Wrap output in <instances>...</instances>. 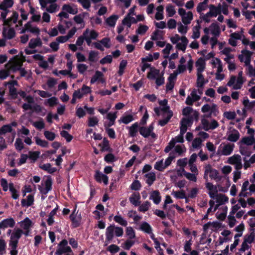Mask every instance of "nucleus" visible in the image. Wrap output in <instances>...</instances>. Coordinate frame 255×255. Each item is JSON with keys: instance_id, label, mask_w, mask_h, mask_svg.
I'll return each mask as SVG.
<instances>
[{"instance_id": "12", "label": "nucleus", "mask_w": 255, "mask_h": 255, "mask_svg": "<svg viewBox=\"0 0 255 255\" xmlns=\"http://www.w3.org/2000/svg\"><path fill=\"white\" fill-rule=\"evenodd\" d=\"M72 252H73L71 248L68 246L67 241L64 239L58 244L55 254L56 255H62L63 254H70Z\"/></svg>"}, {"instance_id": "1", "label": "nucleus", "mask_w": 255, "mask_h": 255, "mask_svg": "<svg viewBox=\"0 0 255 255\" xmlns=\"http://www.w3.org/2000/svg\"><path fill=\"white\" fill-rule=\"evenodd\" d=\"M13 5V0H3L0 3V10H2L0 13V18L2 20L4 25L8 27L15 24L18 17V13L16 11H13L10 17L6 18L8 13L9 12V8L11 7Z\"/></svg>"}, {"instance_id": "59", "label": "nucleus", "mask_w": 255, "mask_h": 255, "mask_svg": "<svg viewBox=\"0 0 255 255\" xmlns=\"http://www.w3.org/2000/svg\"><path fill=\"white\" fill-rule=\"evenodd\" d=\"M249 182L246 181L244 182L242 186L241 191L240 193V196L246 197L248 195V190L249 189Z\"/></svg>"}, {"instance_id": "10", "label": "nucleus", "mask_w": 255, "mask_h": 255, "mask_svg": "<svg viewBox=\"0 0 255 255\" xmlns=\"http://www.w3.org/2000/svg\"><path fill=\"white\" fill-rule=\"evenodd\" d=\"M17 224L23 231V234L28 236L30 230L33 227V222L28 217H26L23 220L17 223Z\"/></svg>"}, {"instance_id": "58", "label": "nucleus", "mask_w": 255, "mask_h": 255, "mask_svg": "<svg viewBox=\"0 0 255 255\" xmlns=\"http://www.w3.org/2000/svg\"><path fill=\"white\" fill-rule=\"evenodd\" d=\"M34 202V196L32 195H29L26 199H23L21 201V204L23 206L29 207L33 204Z\"/></svg>"}, {"instance_id": "55", "label": "nucleus", "mask_w": 255, "mask_h": 255, "mask_svg": "<svg viewBox=\"0 0 255 255\" xmlns=\"http://www.w3.org/2000/svg\"><path fill=\"white\" fill-rule=\"evenodd\" d=\"M159 53L158 52H155L153 54H149L145 57L141 58V62H152L154 60L157 59L159 58Z\"/></svg>"}, {"instance_id": "17", "label": "nucleus", "mask_w": 255, "mask_h": 255, "mask_svg": "<svg viewBox=\"0 0 255 255\" xmlns=\"http://www.w3.org/2000/svg\"><path fill=\"white\" fill-rule=\"evenodd\" d=\"M245 80L238 79L235 76L231 77L230 80L227 83V86L232 87L233 89L239 90L241 89Z\"/></svg>"}, {"instance_id": "29", "label": "nucleus", "mask_w": 255, "mask_h": 255, "mask_svg": "<svg viewBox=\"0 0 255 255\" xmlns=\"http://www.w3.org/2000/svg\"><path fill=\"white\" fill-rule=\"evenodd\" d=\"M205 186L208 190V194L211 198L215 197L216 195L218 193L217 187L212 183L207 182L205 183Z\"/></svg>"}, {"instance_id": "64", "label": "nucleus", "mask_w": 255, "mask_h": 255, "mask_svg": "<svg viewBox=\"0 0 255 255\" xmlns=\"http://www.w3.org/2000/svg\"><path fill=\"white\" fill-rule=\"evenodd\" d=\"M210 32L211 34L213 35L214 36H218L219 35L220 33V30L219 27L215 24H212L210 26Z\"/></svg>"}, {"instance_id": "25", "label": "nucleus", "mask_w": 255, "mask_h": 255, "mask_svg": "<svg viewBox=\"0 0 255 255\" xmlns=\"http://www.w3.org/2000/svg\"><path fill=\"white\" fill-rule=\"evenodd\" d=\"M23 234V233L21 229L14 228L11 234L9 243L17 244L19 239Z\"/></svg>"}, {"instance_id": "21", "label": "nucleus", "mask_w": 255, "mask_h": 255, "mask_svg": "<svg viewBox=\"0 0 255 255\" xmlns=\"http://www.w3.org/2000/svg\"><path fill=\"white\" fill-rule=\"evenodd\" d=\"M240 137V132L235 128H230L227 132L226 138L230 141L235 142L238 140Z\"/></svg>"}, {"instance_id": "14", "label": "nucleus", "mask_w": 255, "mask_h": 255, "mask_svg": "<svg viewBox=\"0 0 255 255\" xmlns=\"http://www.w3.org/2000/svg\"><path fill=\"white\" fill-rule=\"evenodd\" d=\"M83 35L87 45L90 46L92 43V41L96 40L99 34L94 29L87 28L83 32Z\"/></svg>"}, {"instance_id": "4", "label": "nucleus", "mask_w": 255, "mask_h": 255, "mask_svg": "<svg viewBox=\"0 0 255 255\" xmlns=\"http://www.w3.org/2000/svg\"><path fill=\"white\" fill-rule=\"evenodd\" d=\"M170 41L174 44H176V48L184 52L187 48L188 40L184 36H180L178 34H175L170 38Z\"/></svg>"}, {"instance_id": "54", "label": "nucleus", "mask_w": 255, "mask_h": 255, "mask_svg": "<svg viewBox=\"0 0 255 255\" xmlns=\"http://www.w3.org/2000/svg\"><path fill=\"white\" fill-rule=\"evenodd\" d=\"M211 64L213 68L217 69V70L223 69L222 62L218 58H213L211 61Z\"/></svg>"}, {"instance_id": "23", "label": "nucleus", "mask_w": 255, "mask_h": 255, "mask_svg": "<svg viewBox=\"0 0 255 255\" xmlns=\"http://www.w3.org/2000/svg\"><path fill=\"white\" fill-rule=\"evenodd\" d=\"M154 127L153 124H151L149 127H141L139 128L140 134L144 137H148L151 136V137L155 138L156 137V134L153 132Z\"/></svg>"}, {"instance_id": "53", "label": "nucleus", "mask_w": 255, "mask_h": 255, "mask_svg": "<svg viewBox=\"0 0 255 255\" xmlns=\"http://www.w3.org/2000/svg\"><path fill=\"white\" fill-rule=\"evenodd\" d=\"M209 2V0H204L203 1L200 2L197 7V11L198 13H203L202 12L203 11L206 10L208 7H209L208 5V3Z\"/></svg>"}, {"instance_id": "51", "label": "nucleus", "mask_w": 255, "mask_h": 255, "mask_svg": "<svg viewBox=\"0 0 255 255\" xmlns=\"http://www.w3.org/2000/svg\"><path fill=\"white\" fill-rule=\"evenodd\" d=\"M154 17L157 20H162L164 18V7L163 5H160L156 7Z\"/></svg>"}, {"instance_id": "63", "label": "nucleus", "mask_w": 255, "mask_h": 255, "mask_svg": "<svg viewBox=\"0 0 255 255\" xmlns=\"http://www.w3.org/2000/svg\"><path fill=\"white\" fill-rule=\"evenodd\" d=\"M255 141L254 136L244 137L242 139L241 143L247 145H253Z\"/></svg>"}, {"instance_id": "50", "label": "nucleus", "mask_w": 255, "mask_h": 255, "mask_svg": "<svg viewBox=\"0 0 255 255\" xmlns=\"http://www.w3.org/2000/svg\"><path fill=\"white\" fill-rule=\"evenodd\" d=\"M4 37L6 39H11L15 36V31L13 28H4L3 31Z\"/></svg>"}, {"instance_id": "44", "label": "nucleus", "mask_w": 255, "mask_h": 255, "mask_svg": "<svg viewBox=\"0 0 255 255\" xmlns=\"http://www.w3.org/2000/svg\"><path fill=\"white\" fill-rule=\"evenodd\" d=\"M42 42L40 37H38L35 38H32L30 39L28 47L30 48H35L37 47H40L42 45Z\"/></svg>"}, {"instance_id": "9", "label": "nucleus", "mask_w": 255, "mask_h": 255, "mask_svg": "<svg viewBox=\"0 0 255 255\" xmlns=\"http://www.w3.org/2000/svg\"><path fill=\"white\" fill-rule=\"evenodd\" d=\"M193 60L189 56V59L187 61V66L184 64H179L177 69L172 74L177 77L178 74L184 73L187 69L189 70L190 73L193 70Z\"/></svg>"}, {"instance_id": "33", "label": "nucleus", "mask_w": 255, "mask_h": 255, "mask_svg": "<svg viewBox=\"0 0 255 255\" xmlns=\"http://www.w3.org/2000/svg\"><path fill=\"white\" fill-rule=\"evenodd\" d=\"M62 10H65L68 14H76L78 13V8L75 4H65L62 7Z\"/></svg>"}, {"instance_id": "32", "label": "nucleus", "mask_w": 255, "mask_h": 255, "mask_svg": "<svg viewBox=\"0 0 255 255\" xmlns=\"http://www.w3.org/2000/svg\"><path fill=\"white\" fill-rule=\"evenodd\" d=\"M221 227V223L217 221L209 222L207 224H205L203 226V229L206 231L209 230L211 231H215L218 230Z\"/></svg>"}, {"instance_id": "15", "label": "nucleus", "mask_w": 255, "mask_h": 255, "mask_svg": "<svg viewBox=\"0 0 255 255\" xmlns=\"http://www.w3.org/2000/svg\"><path fill=\"white\" fill-rule=\"evenodd\" d=\"M178 13L181 17L182 22L185 25L190 24L193 18V15L191 11H186L184 8H180Z\"/></svg>"}, {"instance_id": "42", "label": "nucleus", "mask_w": 255, "mask_h": 255, "mask_svg": "<svg viewBox=\"0 0 255 255\" xmlns=\"http://www.w3.org/2000/svg\"><path fill=\"white\" fill-rule=\"evenodd\" d=\"M7 85L8 86L10 95L13 97H15V96L17 95V92L14 86L17 85V81L15 80L11 81L5 84V85Z\"/></svg>"}, {"instance_id": "49", "label": "nucleus", "mask_w": 255, "mask_h": 255, "mask_svg": "<svg viewBox=\"0 0 255 255\" xmlns=\"http://www.w3.org/2000/svg\"><path fill=\"white\" fill-rule=\"evenodd\" d=\"M137 22V20L135 17L127 15L123 20V25H126L128 28H129L132 23Z\"/></svg>"}, {"instance_id": "24", "label": "nucleus", "mask_w": 255, "mask_h": 255, "mask_svg": "<svg viewBox=\"0 0 255 255\" xmlns=\"http://www.w3.org/2000/svg\"><path fill=\"white\" fill-rule=\"evenodd\" d=\"M51 186L52 180L50 178H47L42 181L39 190L41 194L46 195L51 190Z\"/></svg>"}, {"instance_id": "47", "label": "nucleus", "mask_w": 255, "mask_h": 255, "mask_svg": "<svg viewBox=\"0 0 255 255\" xmlns=\"http://www.w3.org/2000/svg\"><path fill=\"white\" fill-rule=\"evenodd\" d=\"M177 77L171 74L168 78V82L166 84V91H171L174 87Z\"/></svg>"}, {"instance_id": "56", "label": "nucleus", "mask_w": 255, "mask_h": 255, "mask_svg": "<svg viewBox=\"0 0 255 255\" xmlns=\"http://www.w3.org/2000/svg\"><path fill=\"white\" fill-rule=\"evenodd\" d=\"M183 142H180L176 138V136L174 138H172L170 141L168 145L165 147L164 151L166 153L169 152L170 150L173 148L177 143H183Z\"/></svg>"}, {"instance_id": "48", "label": "nucleus", "mask_w": 255, "mask_h": 255, "mask_svg": "<svg viewBox=\"0 0 255 255\" xmlns=\"http://www.w3.org/2000/svg\"><path fill=\"white\" fill-rule=\"evenodd\" d=\"M145 180L148 185H151L156 179V175L154 172H150L144 175Z\"/></svg>"}, {"instance_id": "36", "label": "nucleus", "mask_w": 255, "mask_h": 255, "mask_svg": "<svg viewBox=\"0 0 255 255\" xmlns=\"http://www.w3.org/2000/svg\"><path fill=\"white\" fill-rule=\"evenodd\" d=\"M103 76L104 75L101 72L99 71H96L95 74L91 79L90 83L93 84L98 81L102 83H104L105 82V80L103 78Z\"/></svg>"}, {"instance_id": "7", "label": "nucleus", "mask_w": 255, "mask_h": 255, "mask_svg": "<svg viewBox=\"0 0 255 255\" xmlns=\"http://www.w3.org/2000/svg\"><path fill=\"white\" fill-rule=\"evenodd\" d=\"M56 0H39L42 9L46 8L47 11L54 13L58 9V5L56 3Z\"/></svg>"}, {"instance_id": "45", "label": "nucleus", "mask_w": 255, "mask_h": 255, "mask_svg": "<svg viewBox=\"0 0 255 255\" xmlns=\"http://www.w3.org/2000/svg\"><path fill=\"white\" fill-rule=\"evenodd\" d=\"M118 18L119 16L118 15L113 14L108 17L106 19L105 22L109 26L114 27Z\"/></svg>"}, {"instance_id": "39", "label": "nucleus", "mask_w": 255, "mask_h": 255, "mask_svg": "<svg viewBox=\"0 0 255 255\" xmlns=\"http://www.w3.org/2000/svg\"><path fill=\"white\" fill-rule=\"evenodd\" d=\"M87 15V13L86 12L79 14L74 17L73 20L77 24L80 25L81 27L83 28L85 25L84 19Z\"/></svg>"}, {"instance_id": "22", "label": "nucleus", "mask_w": 255, "mask_h": 255, "mask_svg": "<svg viewBox=\"0 0 255 255\" xmlns=\"http://www.w3.org/2000/svg\"><path fill=\"white\" fill-rule=\"evenodd\" d=\"M160 107H156L154 109V112L158 115L161 114V113L169 114V112H171L169 110V107L167 105V101L166 100H163L160 101L159 103Z\"/></svg>"}, {"instance_id": "2", "label": "nucleus", "mask_w": 255, "mask_h": 255, "mask_svg": "<svg viewBox=\"0 0 255 255\" xmlns=\"http://www.w3.org/2000/svg\"><path fill=\"white\" fill-rule=\"evenodd\" d=\"M213 200L209 201L210 208L207 210V214H209L211 212H214L217 209L221 206H223L226 203L228 202V198L225 195L217 193L215 197L212 198Z\"/></svg>"}, {"instance_id": "28", "label": "nucleus", "mask_w": 255, "mask_h": 255, "mask_svg": "<svg viewBox=\"0 0 255 255\" xmlns=\"http://www.w3.org/2000/svg\"><path fill=\"white\" fill-rule=\"evenodd\" d=\"M17 123L15 122H13L7 125H3L0 128V135H4L7 133L12 132V127L17 126Z\"/></svg>"}, {"instance_id": "62", "label": "nucleus", "mask_w": 255, "mask_h": 255, "mask_svg": "<svg viewBox=\"0 0 255 255\" xmlns=\"http://www.w3.org/2000/svg\"><path fill=\"white\" fill-rule=\"evenodd\" d=\"M151 39L154 41L163 40V32L158 30H155L151 35Z\"/></svg>"}, {"instance_id": "60", "label": "nucleus", "mask_w": 255, "mask_h": 255, "mask_svg": "<svg viewBox=\"0 0 255 255\" xmlns=\"http://www.w3.org/2000/svg\"><path fill=\"white\" fill-rule=\"evenodd\" d=\"M133 116L132 115H124L119 120V123H124L128 124L133 121Z\"/></svg>"}, {"instance_id": "6", "label": "nucleus", "mask_w": 255, "mask_h": 255, "mask_svg": "<svg viewBox=\"0 0 255 255\" xmlns=\"http://www.w3.org/2000/svg\"><path fill=\"white\" fill-rule=\"evenodd\" d=\"M24 61L25 57L23 56H15L8 61L5 65V68L12 71H17L21 67Z\"/></svg>"}, {"instance_id": "5", "label": "nucleus", "mask_w": 255, "mask_h": 255, "mask_svg": "<svg viewBox=\"0 0 255 255\" xmlns=\"http://www.w3.org/2000/svg\"><path fill=\"white\" fill-rule=\"evenodd\" d=\"M147 77L150 80H154L157 86H160L164 83L163 73H160L159 70L154 67L150 68Z\"/></svg>"}, {"instance_id": "30", "label": "nucleus", "mask_w": 255, "mask_h": 255, "mask_svg": "<svg viewBox=\"0 0 255 255\" xmlns=\"http://www.w3.org/2000/svg\"><path fill=\"white\" fill-rule=\"evenodd\" d=\"M217 210H218L216 214L217 218L221 220H224L227 216V207L225 205H223L219 207Z\"/></svg>"}, {"instance_id": "34", "label": "nucleus", "mask_w": 255, "mask_h": 255, "mask_svg": "<svg viewBox=\"0 0 255 255\" xmlns=\"http://www.w3.org/2000/svg\"><path fill=\"white\" fill-rule=\"evenodd\" d=\"M76 206H75L72 213L70 216V218L73 223L75 224V226H78L80 224L81 216L80 214H78V211H76Z\"/></svg>"}, {"instance_id": "61", "label": "nucleus", "mask_w": 255, "mask_h": 255, "mask_svg": "<svg viewBox=\"0 0 255 255\" xmlns=\"http://www.w3.org/2000/svg\"><path fill=\"white\" fill-rule=\"evenodd\" d=\"M183 174L184 176L190 181H192L194 182H196L197 181V176L198 174H196L194 173H190L184 171L183 170Z\"/></svg>"}, {"instance_id": "31", "label": "nucleus", "mask_w": 255, "mask_h": 255, "mask_svg": "<svg viewBox=\"0 0 255 255\" xmlns=\"http://www.w3.org/2000/svg\"><path fill=\"white\" fill-rule=\"evenodd\" d=\"M197 74H202L206 67L205 60L203 58H199L195 63Z\"/></svg>"}, {"instance_id": "35", "label": "nucleus", "mask_w": 255, "mask_h": 255, "mask_svg": "<svg viewBox=\"0 0 255 255\" xmlns=\"http://www.w3.org/2000/svg\"><path fill=\"white\" fill-rule=\"evenodd\" d=\"M131 204L134 206H138L140 204V195L138 192H134L129 198Z\"/></svg>"}, {"instance_id": "57", "label": "nucleus", "mask_w": 255, "mask_h": 255, "mask_svg": "<svg viewBox=\"0 0 255 255\" xmlns=\"http://www.w3.org/2000/svg\"><path fill=\"white\" fill-rule=\"evenodd\" d=\"M57 208L53 209L49 213L47 219V223L49 226H51L54 222V217L56 215Z\"/></svg>"}, {"instance_id": "41", "label": "nucleus", "mask_w": 255, "mask_h": 255, "mask_svg": "<svg viewBox=\"0 0 255 255\" xmlns=\"http://www.w3.org/2000/svg\"><path fill=\"white\" fill-rule=\"evenodd\" d=\"M95 177L96 181L99 182H103L105 185H107L108 184V177L99 171H97L96 172Z\"/></svg>"}, {"instance_id": "16", "label": "nucleus", "mask_w": 255, "mask_h": 255, "mask_svg": "<svg viewBox=\"0 0 255 255\" xmlns=\"http://www.w3.org/2000/svg\"><path fill=\"white\" fill-rule=\"evenodd\" d=\"M208 177L214 180L219 178V172L218 170L212 168L210 165H207L205 167L204 177L206 181L208 180Z\"/></svg>"}, {"instance_id": "43", "label": "nucleus", "mask_w": 255, "mask_h": 255, "mask_svg": "<svg viewBox=\"0 0 255 255\" xmlns=\"http://www.w3.org/2000/svg\"><path fill=\"white\" fill-rule=\"evenodd\" d=\"M149 199L152 200L154 204H158L161 199L159 191L155 190L151 192L150 194Z\"/></svg>"}, {"instance_id": "37", "label": "nucleus", "mask_w": 255, "mask_h": 255, "mask_svg": "<svg viewBox=\"0 0 255 255\" xmlns=\"http://www.w3.org/2000/svg\"><path fill=\"white\" fill-rule=\"evenodd\" d=\"M29 13L31 14V20L33 22H39L41 19L40 12L38 11L35 8L30 6Z\"/></svg>"}, {"instance_id": "3", "label": "nucleus", "mask_w": 255, "mask_h": 255, "mask_svg": "<svg viewBox=\"0 0 255 255\" xmlns=\"http://www.w3.org/2000/svg\"><path fill=\"white\" fill-rule=\"evenodd\" d=\"M124 231L123 228L120 227L111 225L108 226L106 231V241L109 243L111 241L114 236L120 237L123 235Z\"/></svg>"}, {"instance_id": "40", "label": "nucleus", "mask_w": 255, "mask_h": 255, "mask_svg": "<svg viewBox=\"0 0 255 255\" xmlns=\"http://www.w3.org/2000/svg\"><path fill=\"white\" fill-rule=\"evenodd\" d=\"M63 22L65 25H64L63 24L59 23L57 26L58 32L61 34H65L67 29L72 25V23L70 21L64 20Z\"/></svg>"}, {"instance_id": "8", "label": "nucleus", "mask_w": 255, "mask_h": 255, "mask_svg": "<svg viewBox=\"0 0 255 255\" xmlns=\"http://www.w3.org/2000/svg\"><path fill=\"white\" fill-rule=\"evenodd\" d=\"M235 145L230 143H222L218 147L217 154L222 156H228L233 151Z\"/></svg>"}, {"instance_id": "13", "label": "nucleus", "mask_w": 255, "mask_h": 255, "mask_svg": "<svg viewBox=\"0 0 255 255\" xmlns=\"http://www.w3.org/2000/svg\"><path fill=\"white\" fill-rule=\"evenodd\" d=\"M202 94V89H194L186 98V103L189 105H192L194 102L197 101L200 99Z\"/></svg>"}, {"instance_id": "18", "label": "nucleus", "mask_w": 255, "mask_h": 255, "mask_svg": "<svg viewBox=\"0 0 255 255\" xmlns=\"http://www.w3.org/2000/svg\"><path fill=\"white\" fill-rule=\"evenodd\" d=\"M26 32H29L35 35H39L40 29L37 26L33 25L30 22H28L20 29L19 32L22 34Z\"/></svg>"}, {"instance_id": "46", "label": "nucleus", "mask_w": 255, "mask_h": 255, "mask_svg": "<svg viewBox=\"0 0 255 255\" xmlns=\"http://www.w3.org/2000/svg\"><path fill=\"white\" fill-rule=\"evenodd\" d=\"M221 4H219L218 6H216L213 4H210L209 6V11L212 15L214 17H216L218 15L221 13Z\"/></svg>"}, {"instance_id": "38", "label": "nucleus", "mask_w": 255, "mask_h": 255, "mask_svg": "<svg viewBox=\"0 0 255 255\" xmlns=\"http://www.w3.org/2000/svg\"><path fill=\"white\" fill-rule=\"evenodd\" d=\"M15 224V222L12 218L5 219L1 221V227L3 229L7 228H13Z\"/></svg>"}, {"instance_id": "19", "label": "nucleus", "mask_w": 255, "mask_h": 255, "mask_svg": "<svg viewBox=\"0 0 255 255\" xmlns=\"http://www.w3.org/2000/svg\"><path fill=\"white\" fill-rule=\"evenodd\" d=\"M227 163L234 165L235 168L242 169L243 167L242 157L239 154H234L229 157L227 159Z\"/></svg>"}, {"instance_id": "27", "label": "nucleus", "mask_w": 255, "mask_h": 255, "mask_svg": "<svg viewBox=\"0 0 255 255\" xmlns=\"http://www.w3.org/2000/svg\"><path fill=\"white\" fill-rule=\"evenodd\" d=\"M117 112H109L107 114L106 119L107 121L104 122V127H111L114 125L117 118Z\"/></svg>"}, {"instance_id": "11", "label": "nucleus", "mask_w": 255, "mask_h": 255, "mask_svg": "<svg viewBox=\"0 0 255 255\" xmlns=\"http://www.w3.org/2000/svg\"><path fill=\"white\" fill-rule=\"evenodd\" d=\"M191 124V120L187 118H183L181 122L180 134L176 136V138L180 142H184L183 135L186 132L188 127Z\"/></svg>"}, {"instance_id": "26", "label": "nucleus", "mask_w": 255, "mask_h": 255, "mask_svg": "<svg viewBox=\"0 0 255 255\" xmlns=\"http://www.w3.org/2000/svg\"><path fill=\"white\" fill-rule=\"evenodd\" d=\"M252 53L249 50H245L242 51V54L239 56V59L241 62L245 63L247 67L250 65L251 57Z\"/></svg>"}, {"instance_id": "52", "label": "nucleus", "mask_w": 255, "mask_h": 255, "mask_svg": "<svg viewBox=\"0 0 255 255\" xmlns=\"http://www.w3.org/2000/svg\"><path fill=\"white\" fill-rule=\"evenodd\" d=\"M197 87L199 88V89L203 88L208 82V81L205 80L202 74H197Z\"/></svg>"}, {"instance_id": "20", "label": "nucleus", "mask_w": 255, "mask_h": 255, "mask_svg": "<svg viewBox=\"0 0 255 255\" xmlns=\"http://www.w3.org/2000/svg\"><path fill=\"white\" fill-rule=\"evenodd\" d=\"M201 122L203 129L206 131L210 129H214L219 126V123L215 120L209 121L207 119H203L202 120Z\"/></svg>"}]
</instances>
